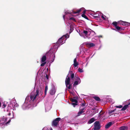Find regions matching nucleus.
<instances>
[{
  "mask_svg": "<svg viewBox=\"0 0 130 130\" xmlns=\"http://www.w3.org/2000/svg\"><path fill=\"white\" fill-rule=\"evenodd\" d=\"M112 24L115 26V27L116 26H117V23L116 22H114L112 23Z\"/></svg>",
  "mask_w": 130,
  "mask_h": 130,
  "instance_id": "obj_23",
  "label": "nucleus"
},
{
  "mask_svg": "<svg viewBox=\"0 0 130 130\" xmlns=\"http://www.w3.org/2000/svg\"><path fill=\"white\" fill-rule=\"evenodd\" d=\"M115 27L118 30H120L121 28L120 27L118 26H116V27Z\"/></svg>",
  "mask_w": 130,
  "mask_h": 130,
  "instance_id": "obj_26",
  "label": "nucleus"
},
{
  "mask_svg": "<svg viewBox=\"0 0 130 130\" xmlns=\"http://www.w3.org/2000/svg\"><path fill=\"white\" fill-rule=\"evenodd\" d=\"M71 101L73 102H74L76 103H77V101L76 100L74 99H71Z\"/></svg>",
  "mask_w": 130,
  "mask_h": 130,
  "instance_id": "obj_22",
  "label": "nucleus"
},
{
  "mask_svg": "<svg viewBox=\"0 0 130 130\" xmlns=\"http://www.w3.org/2000/svg\"><path fill=\"white\" fill-rule=\"evenodd\" d=\"M50 130H53L51 128Z\"/></svg>",
  "mask_w": 130,
  "mask_h": 130,
  "instance_id": "obj_45",
  "label": "nucleus"
},
{
  "mask_svg": "<svg viewBox=\"0 0 130 130\" xmlns=\"http://www.w3.org/2000/svg\"><path fill=\"white\" fill-rule=\"evenodd\" d=\"M112 124V123L111 122H109L106 125H105V127L106 128H108L110 127Z\"/></svg>",
  "mask_w": 130,
  "mask_h": 130,
  "instance_id": "obj_17",
  "label": "nucleus"
},
{
  "mask_svg": "<svg viewBox=\"0 0 130 130\" xmlns=\"http://www.w3.org/2000/svg\"><path fill=\"white\" fill-rule=\"evenodd\" d=\"M93 112H94V113L92 115H93L95 114V113H96V112H95L93 111Z\"/></svg>",
  "mask_w": 130,
  "mask_h": 130,
  "instance_id": "obj_40",
  "label": "nucleus"
},
{
  "mask_svg": "<svg viewBox=\"0 0 130 130\" xmlns=\"http://www.w3.org/2000/svg\"><path fill=\"white\" fill-rule=\"evenodd\" d=\"M59 46L60 45L57 43L54 46V48L55 49H57Z\"/></svg>",
  "mask_w": 130,
  "mask_h": 130,
  "instance_id": "obj_18",
  "label": "nucleus"
},
{
  "mask_svg": "<svg viewBox=\"0 0 130 130\" xmlns=\"http://www.w3.org/2000/svg\"><path fill=\"white\" fill-rule=\"evenodd\" d=\"M51 108V107H50L49 109H48L46 107H45V110L46 111H48V110H50Z\"/></svg>",
  "mask_w": 130,
  "mask_h": 130,
  "instance_id": "obj_38",
  "label": "nucleus"
},
{
  "mask_svg": "<svg viewBox=\"0 0 130 130\" xmlns=\"http://www.w3.org/2000/svg\"><path fill=\"white\" fill-rule=\"evenodd\" d=\"M55 93V90L54 89H52L50 91V93L51 95H54Z\"/></svg>",
  "mask_w": 130,
  "mask_h": 130,
  "instance_id": "obj_15",
  "label": "nucleus"
},
{
  "mask_svg": "<svg viewBox=\"0 0 130 130\" xmlns=\"http://www.w3.org/2000/svg\"><path fill=\"white\" fill-rule=\"evenodd\" d=\"M1 103L0 102V107H1Z\"/></svg>",
  "mask_w": 130,
  "mask_h": 130,
  "instance_id": "obj_42",
  "label": "nucleus"
},
{
  "mask_svg": "<svg viewBox=\"0 0 130 130\" xmlns=\"http://www.w3.org/2000/svg\"><path fill=\"white\" fill-rule=\"evenodd\" d=\"M70 93H72V92H70Z\"/></svg>",
  "mask_w": 130,
  "mask_h": 130,
  "instance_id": "obj_47",
  "label": "nucleus"
},
{
  "mask_svg": "<svg viewBox=\"0 0 130 130\" xmlns=\"http://www.w3.org/2000/svg\"><path fill=\"white\" fill-rule=\"evenodd\" d=\"M119 23H120L122 25H126V24L127 23L126 22H124L122 21H119Z\"/></svg>",
  "mask_w": 130,
  "mask_h": 130,
  "instance_id": "obj_19",
  "label": "nucleus"
},
{
  "mask_svg": "<svg viewBox=\"0 0 130 130\" xmlns=\"http://www.w3.org/2000/svg\"><path fill=\"white\" fill-rule=\"evenodd\" d=\"M86 44L87 46L89 47H93L95 45V44L93 43L88 42L86 43Z\"/></svg>",
  "mask_w": 130,
  "mask_h": 130,
  "instance_id": "obj_11",
  "label": "nucleus"
},
{
  "mask_svg": "<svg viewBox=\"0 0 130 130\" xmlns=\"http://www.w3.org/2000/svg\"><path fill=\"white\" fill-rule=\"evenodd\" d=\"M96 112H98V111H96Z\"/></svg>",
  "mask_w": 130,
  "mask_h": 130,
  "instance_id": "obj_50",
  "label": "nucleus"
},
{
  "mask_svg": "<svg viewBox=\"0 0 130 130\" xmlns=\"http://www.w3.org/2000/svg\"><path fill=\"white\" fill-rule=\"evenodd\" d=\"M116 107L117 108H121L122 107V106L121 105H120L119 106H116Z\"/></svg>",
  "mask_w": 130,
  "mask_h": 130,
  "instance_id": "obj_31",
  "label": "nucleus"
},
{
  "mask_svg": "<svg viewBox=\"0 0 130 130\" xmlns=\"http://www.w3.org/2000/svg\"><path fill=\"white\" fill-rule=\"evenodd\" d=\"M52 55L53 56V55H54V57L53 58V61H53V60H54V58H55V55L54 54V53H53V54H52Z\"/></svg>",
  "mask_w": 130,
  "mask_h": 130,
  "instance_id": "obj_37",
  "label": "nucleus"
},
{
  "mask_svg": "<svg viewBox=\"0 0 130 130\" xmlns=\"http://www.w3.org/2000/svg\"><path fill=\"white\" fill-rule=\"evenodd\" d=\"M11 106H12V104H10V105H9L8 107V108L9 109H11Z\"/></svg>",
  "mask_w": 130,
  "mask_h": 130,
  "instance_id": "obj_29",
  "label": "nucleus"
},
{
  "mask_svg": "<svg viewBox=\"0 0 130 130\" xmlns=\"http://www.w3.org/2000/svg\"><path fill=\"white\" fill-rule=\"evenodd\" d=\"M82 105L83 106H84V104L83 103L82 104Z\"/></svg>",
  "mask_w": 130,
  "mask_h": 130,
  "instance_id": "obj_44",
  "label": "nucleus"
},
{
  "mask_svg": "<svg viewBox=\"0 0 130 130\" xmlns=\"http://www.w3.org/2000/svg\"><path fill=\"white\" fill-rule=\"evenodd\" d=\"M95 121V119L94 118L91 119L88 122V123L89 124H91L93 122Z\"/></svg>",
  "mask_w": 130,
  "mask_h": 130,
  "instance_id": "obj_16",
  "label": "nucleus"
},
{
  "mask_svg": "<svg viewBox=\"0 0 130 130\" xmlns=\"http://www.w3.org/2000/svg\"><path fill=\"white\" fill-rule=\"evenodd\" d=\"M84 109H81L78 113L77 116H79L80 115L83 113L84 112Z\"/></svg>",
  "mask_w": 130,
  "mask_h": 130,
  "instance_id": "obj_13",
  "label": "nucleus"
},
{
  "mask_svg": "<svg viewBox=\"0 0 130 130\" xmlns=\"http://www.w3.org/2000/svg\"><path fill=\"white\" fill-rule=\"evenodd\" d=\"M94 124V130H98L100 128V124L98 122H95Z\"/></svg>",
  "mask_w": 130,
  "mask_h": 130,
  "instance_id": "obj_9",
  "label": "nucleus"
},
{
  "mask_svg": "<svg viewBox=\"0 0 130 130\" xmlns=\"http://www.w3.org/2000/svg\"><path fill=\"white\" fill-rule=\"evenodd\" d=\"M43 63H42L41 64V66H44L45 64H46V62H43Z\"/></svg>",
  "mask_w": 130,
  "mask_h": 130,
  "instance_id": "obj_32",
  "label": "nucleus"
},
{
  "mask_svg": "<svg viewBox=\"0 0 130 130\" xmlns=\"http://www.w3.org/2000/svg\"><path fill=\"white\" fill-rule=\"evenodd\" d=\"M60 118H58L54 120L52 122V125L54 126H56L58 125L59 121L60 120Z\"/></svg>",
  "mask_w": 130,
  "mask_h": 130,
  "instance_id": "obj_8",
  "label": "nucleus"
},
{
  "mask_svg": "<svg viewBox=\"0 0 130 130\" xmlns=\"http://www.w3.org/2000/svg\"><path fill=\"white\" fill-rule=\"evenodd\" d=\"M71 32L70 31V33H71Z\"/></svg>",
  "mask_w": 130,
  "mask_h": 130,
  "instance_id": "obj_48",
  "label": "nucleus"
},
{
  "mask_svg": "<svg viewBox=\"0 0 130 130\" xmlns=\"http://www.w3.org/2000/svg\"><path fill=\"white\" fill-rule=\"evenodd\" d=\"M89 14L92 15H95V16H94L95 18H98L101 15V18L104 20H105L106 18V17L105 15L101 14L99 12H95L94 11H92L91 13H90Z\"/></svg>",
  "mask_w": 130,
  "mask_h": 130,
  "instance_id": "obj_4",
  "label": "nucleus"
},
{
  "mask_svg": "<svg viewBox=\"0 0 130 130\" xmlns=\"http://www.w3.org/2000/svg\"><path fill=\"white\" fill-rule=\"evenodd\" d=\"M50 51H49V52H48V53H50Z\"/></svg>",
  "mask_w": 130,
  "mask_h": 130,
  "instance_id": "obj_46",
  "label": "nucleus"
},
{
  "mask_svg": "<svg viewBox=\"0 0 130 130\" xmlns=\"http://www.w3.org/2000/svg\"><path fill=\"white\" fill-rule=\"evenodd\" d=\"M74 76V74H72L71 75V76L72 80L73 79V78Z\"/></svg>",
  "mask_w": 130,
  "mask_h": 130,
  "instance_id": "obj_33",
  "label": "nucleus"
},
{
  "mask_svg": "<svg viewBox=\"0 0 130 130\" xmlns=\"http://www.w3.org/2000/svg\"><path fill=\"white\" fill-rule=\"evenodd\" d=\"M8 115H9V116H10V115H11V113H9V114H8Z\"/></svg>",
  "mask_w": 130,
  "mask_h": 130,
  "instance_id": "obj_41",
  "label": "nucleus"
},
{
  "mask_svg": "<svg viewBox=\"0 0 130 130\" xmlns=\"http://www.w3.org/2000/svg\"><path fill=\"white\" fill-rule=\"evenodd\" d=\"M78 71L80 73L83 72V70L82 69H81L80 68H79L78 69Z\"/></svg>",
  "mask_w": 130,
  "mask_h": 130,
  "instance_id": "obj_25",
  "label": "nucleus"
},
{
  "mask_svg": "<svg viewBox=\"0 0 130 130\" xmlns=\"http://www.w3.org/2000/svg\"><path fill=\"white\" fill-rule=\"evenodd\" d=\"M2 100V99L1 98H0V101H1Z\"/></svg>",
  "mask_w": 130,
  "mask_h": 130,
  "instance_id": "obj_43",
  "label": "nucleus"
},
{
  "mask_svg": "<svg viewBox=\"0 0 130 130\" xmlns=\"http://www.w3.org/2000/svg\"><path fill=\"white\" fill-rule=\"evenodd\" d=\"M47 79H48V78H47Z\"/></svg>",
  "mask_w": 130,
  "mask_h": 130,
  "instance_id": "obj_51",
  "label": "nucleus"
},
{
  "mask_svg": "<svg viewBox=\"0 0 130 130\" xmlns=\"http://www.w3.org/2000/svg\"><path fill=\"white\" fill-rule=\"evenodd\" d=\"M46 60V57L45 55H44L42 57L41 60V62H45Z\"/></svg>",
  "mask_w": 130,
  "mask_h": 130,
  "instance_id": "obj_14",
  "label": "nucleus"
},
{
  "mask_svg": "<svg viewBox=\"0 0 130 130\" xmlns=\"http://www.w3.org/2000/svg\"><path fill=\"white\" fill-rule=\"evenodd\" d=\"M77 62L76 58H75L74 60V63Z\"/></svg>",
  "mask_w": 130,
  "mask_h": 130,
  "instance_id": "obj_35",
  "label": "nucleus"
},
{
  "mask_svg": "<svg viewBox=\"0 0 130 130\" xmlns=\"http://www.w3.org/2000/svg\"><path fill=\"white\" fill-rule=\"evenodd\" d=\"M83 44L81 45L80 46V47H81L82 48V47H83Z\"/></svg>",
  "mask_w": 130,
  "mask_h": 130,
  "instance_id": "obj_39",
  "label": "nucleus"
},
{
  "mask_svg": "<svg viewBox=\"0 0 130 130\" xmlns=\"http://www.w3.org/2000/svg\"><path fill=\"white\" fill-rule=\"evenodd\" d=\"M76 80L75 81L74 83L73 86H74L78 84H79L81 82V80L80 78L78 77H76L75 78H74Z\"/></svg>",
  "mask_w": 130,
  "mask_h": 130,
  "instance_id": "obj_10",
  "label": "nucleus"
},
{
  "mask_svg": "<svg viewBox=\"0 0 130 130\" xmlns=\"http://www.w3.org/2000/svg\"><path fill=\"white\" fill-rule=\"evenodd\" d=\"M6 118H4V116L2 117L0 121V126H2L6 124V125H7L8 123L10 122V120L8 122H6Z\"/></svg>",
  "mask_w": 130,
  "mask_h": 130,
  "instance_id": "obj_5",
  "label": "nucleus"
},
{
  "mask_svg": "<svg viewBox=\"0 0 130 130\" xmlns=\"http://www.w3.org/2000/svg\"><path fill=\"white\" fill-rule=\"evenodd\" d=\"M94 98L96 100L98 101H100L101 100L100 99L99 97L97 96H94Z\"/></svg>",
  "mask_w": 130,
  "mask_h": 130,
  "instance_id": "obj_20",
  "label": "nucleus"
},
{
  "mask_svg": "<svg viewBox=\"0 0 130 130\" xmlns=\"http://www.w3.org/2000/svg\"><path fill=\"white\" fill-rule=\"evenodd\" d=\"M115 110H115H112L109 111L108 112L109 115H112V113Z\"/></svg>",
  "mask_w": 130,
  "mask_h": 130,
  "instance_id": "obj_21",
  "label": "nucleus"
},
{
  "mask_svg": "<svg viewBox=\"0 0 130 130\" xmlns=\"http://www.w3.org/2000/svg\"><path fill=\"white\" fill-rule=\"evenodd\" d=\"M70 20H72L73 21H75V19L73 18H69Z\"/></svg>",
  "mask_w": 130,
  "mask_h": 130,
  "instance_id": "obj_34",
  "label": "nucleus"
},
{
  "mask_svg": "<svg viewBox=\"0 0 130 130\" xmlns=\"http://www.w3.org/2000/svg\"><path fill=\"white\" fill-rule=\"evenodd\" d=\"M70 81V78L67 76L65 80V83L67 87L69 89L71 88L70 85H69Z\"/></svg>",
  "mask_w": 130,
  "mask_h": 130,
  "instance_id": "obj_7",
  "label": "nucleus"
},
{
  "mask_svg": "<svg viewBox=\"0 0 130 130\" xmlns=\"http://www.w3.org/2000/svg\"><path fill=\"white\" fill-rule=\"evenodd\" d=\"M48 90V87L47 86H46L45 88V94H46V92H47V91Z\"/></svg>",
  "mask_w": 130,
  "mask_h": 130,
  "instance_id": "obj_27",
  "label": "nucleus"
},
{
  "mask_svg": "<svg viewBox=\"0 0 130 130\" xmlns=\"http://www.w3.org/2000/svg\"><path fill=\"white\" fill-rule=\"evenodd\" d=\"M69 25H68V26H69V27H70V28L71 29V30H72V29L73 30V28H72V25L71 24H70V23H69Z\"/></svg>",
  "mask_w": 130,
  "mask_h": 130,
  "instance_id": "obj_28",
  "label": "nucleus"
},
{
  "mask_svg": "<svg viewBox=\"0 0 130 130\" xmlns=\"http://www.w3.org/2000/svg\"><path fill=\"white\" fill-rule=\"evenodd\" d=\"M42 94V91H40L38 89H37L35 92L31 93L30 96H28L26 97L25 102L22 106L23 109H25L36 106V105L35 104V102Z\"/></svg>",
  "mask_w": 130,
  "mask_h": 130,
  "instance_id": "obj_1",
  "label": "nucleus"
},
{
  "mask_svg": "<svg viewBox=\"0 0 130 130\" xmlns=\"http://www.w3.org/2000/svg\"><path fill=\"white\" fill-rule=\"evenodd\" d=\"M6 105L5 104H4L2 106L3 108H4L5 107H6Z\"/></svg>",
  "mask_w": 130,
  "mask_h": 130,
  "instance_id": "obj_36",
  "label": "nucleus"
},
{
  "mask_svg": "<svg viewBox=\"0 0 130 130\" xmlns=\"http://www.w3.org/2000/svg\"><path fill=\"white\" fill-rule=\"evenodd\" d=\"M73 65L74 67H76L78 65V63L77 62L74 63Z\"/></svg>",
  "mask_w": 130,
  "mask_h": 130,
  "instance_id": "obj_24",
  "label": "nucleus"
},
{
  "mask_svg": "<svg viewBox=\"0 0 130 130\" xmlns=\"http://www.w3.org/2000/svg\"><path fill=\"white\" fill-rule=\"evenodd\" d=\"M82 11V13H83V14L82 15V16L85 19H88V17L85 14V13H86V10H85L84 8H82L78 10H77L75 11L73 10L72 12H71L70 11H67L66 12H65V15H64L63 16V19L64 20H65L66 16V17L68 16H69L71 15L74 16L73 15L74 14L79 13Z\"/></svg>",
  "mask_w": 130,
  "mask_h": 130,
  "instance_id": "obj_2",
  "label": "nucleus"
},
{
  "mask_svg": "<svg viewBox=\"0 0 130 130\" xmlns=\"http://www.w3.org/2000/svg\"><path fill=\"white\" fill-rule=\"evenodd\" d=\"M130 107V102L127 105H125L122 108L121 110H125L128 107Z\"/></svg>",
  "mask_w": 130,
  "mask_h": 130,
  "instance_id": "obj_12",
  "label": "nucleus"
},
{
  "mask_svg": "<svg viewBox=\"0 0 130 130\" xmlns=\"http://www.w3.org/2000/svg\"><path fill=\"white\" fill-rule=\"evenodd\" d=\"M72 104L73 105L74 107H75V106L77 105V103H72Z\"/></svg>",
  "mask_w": 130,
  "mask_h": 130,
  "instance_id": "obj_30",
  "label": "nucleus"
},
{
  "mask_svg": "<svg viewBox=\"0 0 130 130\" xmlns=\"http://www.w3.org/2000/svg\"><path fill=\"white\" fill-rule=\"evenodd\" d=\"M67 19H68L69 18H67Z\"/></svg>",
  "mask_w": 130,
  "mask_h": 130,
  "instance_id": "obj_49",
  "label": "nucleus"
},
{
  "mask_svg": "<svg viewBox=\"0 0 130 130\" xmlns=\"http://www.w3.org/2000/svg\"><path fill=\"white\" fill-rule=\"evenodd\" d=\"M93 32H91L89 31L84 30L82 33H79L80 36L83 37L84 38H87L88 39L91 38V34L93 33Z\"/></svg>",
  "mask_w": 130,
  "mask_h": 130,
  "instance_id": "obj_3",
  "label": "nucleus"
},
{
  "mask_svg": "<svg viewBox=\"0 0 130 130\" xmlns=\"http://www.w3.org/2000/svg\"><path fill=\"white\" fill-rule=\"evenodd\" d=\"M69 35L68 34H67L66 35H63L62 37L60 38L57 42V43H58L60 45H62L63 43L62 42H63V41H62L65 38H68L69 37Z\"/></svg>",
  "mask_w": 130,
  "mask_h": 130,
  "instance_id": "obj_6",
  "label": "nucleus"
}]
</instances>
